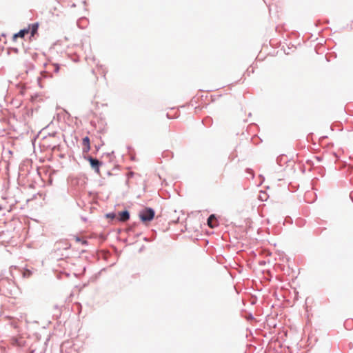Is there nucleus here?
<instances>
[{"label":"nucleus","instance_id":"1","mask_svg":"<svg viewBox=\"0 0 353 353\" xmlns=\"http://www.w3.org/2000/svg\"><path fill=\"white\" fill-rule=\"evenodd\" d=\"M38 28H39L38 23L30 24V25H28L27 28L21 30L18 33L14 34L12 37V40L14 41H16L17 38H19V37L23 38L25 37V35L28 34V33H30L31 37H33L37 34Z\"/></svg>","mask_w":353,"mask_h":353},{"label":"nucleus","instance_id":"2","mask_svg":"<svg viewBox=\"0 0 353 353\" xmlns=\"http://www.w3.org/2000/svg\"><path fill=\"white\" fill-rule=\"evenodd\" d=\"M155 212L154 210L150 208H145L139 212V217L142 222L147 223L151 221L154 217Z\"/></svg>","mask_w":353,"mask_h":353},{"label":"nucleus","instance_id":"3","mask_svg":"<svg viewBox=\"0 0 353 353\" xmlns=\"http://www.w3.org/2000/svg\"><path fill=\"white\" fill-rule=\"evenodd\" d=\"M88 160L89 161L91 167L94 169L97 173H99V167L101 165L102 163L99 161V160L94 159L91 157H89L88 158Z\"/></svg>","mask_w":353,"mask_h":353},{"label":"nucleus","instance_id":"4","mask_svg":"<svg viewBox=\"0 0 353 353\" xmlns=\"http://www.w3.org/2000/svg\"><path fill=\"white\" fill-rule=\"evenodd\" d=\"M82 143L83 145V152L87 153L90 150V141L88 137H85L82 140Z\"/></svg>","mask_w":353,"mask_h":353},{"label":"nucleus","instance_id":"5","mask_svg":"<svg viewBox=\"0 0 353 353\" xmlns=\"http://www.w3.org/2000/svg\"><path fill=\"white\" fill-rule=\"evenodd\" d=\"M216 219L214 214H211L208 219V225L211 228H214L216 225Z\"/></svg>","mask_w":353,"mask_h":353},{"label":"nucleus","instance_id":"6","mask_svg":"<svg viewBox=\"0 0 353 353\" xmlns=\"http://www.w3.org/2000/svg\"><path fill=\"white\" fill-rule=\"evenodd\" d=\"M130 218L129 212L127 210L119 213V219L121 221H126Z\"/></svg>","mask_w":353,"mask_h":353},{"label":"nucleus","instance_id":"7","mask_svg":"<svg viewBox=\"0 0 353 353\" xmlns=\"http://www.w3.org/2000/svg\"><path fill=\"white\" fill-rule=\"evenodd\" d=\"M23 275L24 277H30L32 275V272L28 269L23 271Z\"/></svg>","mask_w":353,"mask_h":353},{"label":"nucleus","instance_id":"8","mask_svg":"<svg viewBox=\"0 0 353 353\" xmlns=\"http://www.w3.org/2000/svg\"><path fill=\"white\" fill-rule=\"evenodd\" d=\"M75 241L77 242H81L82 244H86L87 243L85 240H81L79 237H75Z\"/></svg>","mask_w":353,"mask_h":353}]
</instances>
